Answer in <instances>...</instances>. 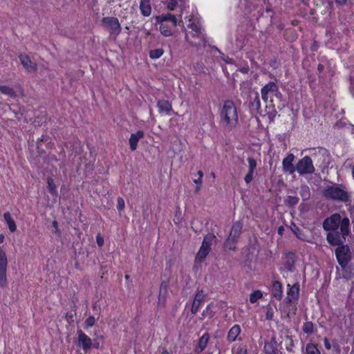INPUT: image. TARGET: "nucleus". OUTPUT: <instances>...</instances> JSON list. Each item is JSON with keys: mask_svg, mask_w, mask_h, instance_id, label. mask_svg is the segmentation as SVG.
I'll return each instance as SVG.
<instances>
[{"mask_svg": "<svg viewBox=\"0 0 354 354\" xmlns=\"http://www.w3.org/2000/svg\"><path fill=\"white\" fill-rule=\"evenodd\" d=\"M324 230L327 231L326 240L331 245H339L346 241L350 233V221L347 217L342 218L339 214L335 213L327 217L322 224Z\"/></svg>", "mask_w": 354, "mask_h": 354, "instance_id": "f257e3e1", "label": "nucleus"}, {"mask_svg": "<svg viewBox=\"0 0 354 354\" xmlns=\"http://www.w3.org/2000/svg\"><path fill=\"white\" fill-rule=\"evenodd\" d=\"M220 124L230 129L235 128L239 122L237 107L232 100H225L219 111Z\"/></svg>", "mask_w": 354, "mask_h": 354, "instance_id": "f03ea898", "label": "nucleus"}, {"mask_svg": "<svg viewBox=\"0 0 354 354\" xmlns=\"http://www.w3.org/2000/svg\"><path fill=\"white\" fill-rule=\"evenodd\" d=\"M160 33L165 37L173 35V28L177 26V18L171 13L162 14L156 17Z\"/></svg>", "mask_w": 354, "mask_h": 354, "instance_id": "7ed1b4c3", "label": "nucleus"}, {"mask_svg": "<svg viewBox=\"0 0 354 354\" xmlns=\"http://www.w3.org/2000/svg\"><path fill=\"white\" fill-rule=\"evenodd\" d=\"M324 196L333 201L346 203L350 201V195L340 185L328 186L323 192Z\"/></svg>", "mask_w": 354, "mask_h": 354, "instance_id": "20e7f679", "label": "nucleus"}, {"mask_svg": "<svg viewBox=\"0 0 354 354\" xmlns=\"http://www.w3.org/2000/svg\"><path fill=\"white\" fill-rule=\"evenodd\" d=\"M298 260V256L295 251L283 252L281 257V266L279 271L281 273H290L295 270V264Z\"/></svg>", "mask_w": 354, "mask_h": 354, "instance_id": "39448f33", "label": "nucleus"}, {"mask_svg": "<svg viewBox=\"0 0 354 354\" xmlns=\"http://www.w3.org/2000/svg\"><path fill=\"white\" fill-rule=\"evenodd\" d=\"M187 28L192 30L191 35L193 37L197 38L199 39L198 42H192L189 41L192 46H198L201 45L200 41H205V35L203 34V30L202 28V26L200 21V19L198 17H194L193 15L189 16V24H187Z\"/></svg>", "mask_w": 354, "mask_h": 354, "instance_id": "423d86ee", "label": "nucleus"}, {"mask_svg": "<svg viewBox=\"0 0 354 354\" xmlns=\"http://www.w3.org/2000/svg\"><path fill=\"white\" fill-rule=\"evenodd\" d=\"M337 245L338 247L335 249L336 259L341 268L344 269L351 260V252L349 246L344 245V243Z\"/></svg>", "mask_w": 354, "mask_h": 354, "instance_id": "0eeeda50", "label": "nucleus"}, {"mask_svg": "<svg viewBox=\"0 0 354 354\" xmlns=\"http://www.w3.org/2000/svg\"><path fill=\"white\" fill-rule=\"evenodd\" d=\"M315 170L313 160L308 156L303 157L296 165V171L300 175L311 174L315 172Z\"/></svg>", "mask_w": 354, "mask_h": 354, "instance_id": "6e6552de", "label": "nucleus"}, {"mask_svg": "<svg viewBox=\"0 0 354 354\" xmlns=\"http://www.w3.org/2000/svg\"><path fill=\"white\" fill-rule=\"evenodd\" d=\"M261 93L263 100L266 102L269 99L272 102L273 96L281 95L277 83L274 82H270L263 86L261 89Z\"/></svg>", "mask_w": 354, "mask_h": 354, "instance_id": "1a4fd4ad", "label": "nucleus"}, {"mask_svg": "<svg viewBox=\"0 0 354 354\" xmlns=\"http://www.w3.org/2000/svg\"><path fill=\"white\" fill-rule=\"evenodd\" d=\"M102 24L108 28L110 35L116 36L121 33L122 28L117 17H105L102 19Z\"/></svg>", "mask_w": 354, "mask_h": 354, "instance_id": "9d476101", "label": "nucleus"}, {"mask_svg": "<svg viewBox=\"0 0 354 354\" xmlns=\"http://www.w3.org/2000/svg\"><path fill=\"white\" fill-rule=\"evenodd\" d=\"M300 284L296 281L294 284L287 285V296L285 301L287 304H297L299 299Z\"/></svg>", "mask_w": 354, "mask_h": 354, "instance_id": "9b49d317", "label": "nucleus"}, {"mask_svg": "<svg viewBox=\"0 0 354 354\" xmlns=\"http://www.w3.org/2000/svg\"><path fill=\"white\" fill-rule=\"evenodd\" d=\"M7 266L8 259L6 252L0 248V286L6 287L8 284L7 281Z\"/></svg>", "mask_w": 354, "mask_h": 354, "instance_id": "f8f14e48", "label": "nucleus"}, {"mask_svg": "<svg viewBox=\"0 0 354 354\" xmlns=\"http://www.w3.org/2000/svg\"><path fill=\"white\" fill-rule=\"evenodd\" d=\"M206 296H207V294L205 292V291L203 289L198 290L196 292V293L194 295V299L192 303L191 309H190L191 313L192 315H196L198 312L201 304L205 300Z\"/></svg>", "mask_w": 354, "mask_h": 354, "instance_id": "ddd939ff", "label": "nucleus"}, {"mask_svg": "<svg viewBox=\"0 0 354 354\" xmlns=\"http://www.w3.org/2000/svg\"><path fill=\"white\" fill-rule=\"evenodd\" d=\"M78 344L86 353L92 348V339L82 330H77Z\"/></svg>", "mask_w": 354, "mask_h": 354, "instance_id": "4468645a", "label": "nucleus"}, {"mask_svg": "<svg viewBox=\"0 0 354 354\" xmlns=\"http://www.w3.org/2000/svg\"><path fill=\"white\" fill-rule=\"evenodd\" d=\"M157 108L160 114L165 113L167 115H175L178 113L175 112L172 108L171 103L166 100H159L157 102Z\"/></svg>", "mask_w": 354, "mask_h": 354, "instance_id": "2eb2a0df", "label": "nucleus"}, {"mask_svg": "<svg viewBox=\"0 0 354 354\" xmlns=\"http://www.w3.org/2000/svg\"><path fill=\"white\" fill-rule=\"evenodd\" d=\"M263 351L265 354H279L277 342L274 335L269 340L264 342Z\"/></svg>", "mask_w": 354, "mask_h": 354, "instance_id": "dca6fc26", "label": "nucleus"}, {"mask_svg": "<svg viewBox=\"0 0 354 354\" xmlns=\"http://www.w3.org/2000/svg\"><path fill=\"white\" fill-rule=\"evenodd\" d=\"M295 156L292 153H288L282 161V168L285 173L293 174L296 171V167L293 165Z\"/></svg>", "mask_w": 354, "mask_h": 354, "instance_id": "f3484780", "label": "nucleus"}, {"mask_svg": "<svg viewBox=\"0 0 354 354\" xmlns=\"http://www.w3.org/2000/svg\"><path fill=\"white\" fill-rule=\"evenodd\" d=\"M247 161L248 163V171L244 177V180L247 184H249L253 180L254 174L257 165V160L252 157H248L247 158Z\"/></svg>", "mask_w": 354, "mask_h": 354, "instance_id": "a211bd4d", "label": "nucleus"}, {"mask_svg": "<svg viewBox=\"0 0 354 354\" xmlns=\"http://www.w3.org/2000/svg\"><path fill=\"white\" fill-rule=\"evenodd\" d=\"M241 333V328L239 324H235L231 327L227 335V340L228 342H234L236 341L241 340L240 337Z\"/></svg>", "mask_w": 354, "mask_h": 354, "instance_id": "6ab92c4d", "label": "nucleus"}, {"mask_svg": "<svg viewBox=\"0 0 354 354\" xmlns=\"http://www.w3.org/2000/svg\"><path fill=\"white\" fill-rule=\"evenodd\" d=\"M145 136V132L142 130H138L135 133H131L129 139V147L131 151H136L138 148V143L139 140Z\"/></svg>", "mask_w": 354, "mask_h": 354, "instance_id": "aec40b11", "label": "nucleus"}, {"mask_svg": "<svg viewBox=\"0 0 354 354\" xmlns=\"http://www.w3.org/2000/svg\"><path fill=\"white\" fill-rule=\"evenodd\" d=\"M209 340V334L205 332L198 339V344L194 347V351L196 353H200L205 350L207 347V343Z\"/></svg>", "mask_w": 354, "mask_h": 354, "instance_id": "412c9836", "label": "nucleus"}, {"mask_svg": "<svg viewBox=\"0 0 354 354\" xmlns=\"http://www.w3.org/2000/svg\"><path fill=\"white\" fill-rule=\"evenodd\" d=\"M271 294L274 298L280 301L283 297L282 283L279 281H274L272 284Z\"/></svg>", "mask_w": 354, "mask_h": 354, "instance_id": "4be33fe9", "label": "nucleus"}, {"mask_svg": "<svg viewBox=\"0 0 354 354\" xmlns=\"http://www.w3.org/2000/svg\"><path fill=\"white\" fill-rule=\"evenodd\" d=\"M19 60L23 66L28 71H37V64L32 62L30 58L26 55H20Z\"/></svg>", "mask_w": 354, "mask_h": 354, "instance_id": "5701e85b", "label": "nucleus"}, {"mask_svg": "<svg viewBox=\"0 0 354 354\" xmlns=\"http://www.w3.org/2000/svg\"><path fill=\"white\" fill-rule=\"evenodd\" d=\"M214 307L215 306L213 302L208 304L203 310L200 319L203 320L205 318H208L209 319H212L216 314V312L214 310Z\"/></svg>", "mask_w": 354, "mask_h": 354, "instance_id": "b1692460", "label": "nucleus"}, {"mask_svg": "<svg viewBox=\"0 0 354 354\" xmlns=\"http://www.w3.org/2000/svg\"><path fill=\"white\" fill-rule=\"evenodd\" d=\"M139 8L143 17L150 16L151 13V0H140Z\"/></svg>", "mask_w": 354, "mask_h": 354, "instance_id": "393cba45", "label": "nucleus"}, {"mask_svg": "<svg viewBox=\"0 0 354 354\" xmlns=\"http://www.w3.org/2000/svg\"><path fill=\"white\" fill-rule=\"evenodd\" d=\"M3 218L8 227L9 230L11 232H15L17 230V225L15 223V221L12 218L10 213L8 212L4 213Z\"/></svg>", "mask_w": 354, "mask_h": 354, "instance_id": "a878e982", "label": "nucleus"}, {"mask_svg": "<svg viewBox=\"0 0 354 354\" xmlns=\"http://www.w3.org/2000/svg\"><path fill=\"white\" fill-rule=\"evenodd\" d=\"M46 183H47V189H48V192L53 196H57L58 194L57 186L55 183L53 178L50 176L47 177Z\"/></svg>", "mask_w": 354, "mask_h": 354, "instance_id": "bb28decb", "label": "nucleus"}, {"mask_svg": "<svg viewBox=\"0 0 354 354\" xmlns=\"http://www.w3.org/2000/svg\"><path fill=\"white\" fill-rule=\"evenodd\" d=\"M242 224L240 222L234 223L232 226V230L229 235H230V239L234 237V239H239V236L241 233L242 230Z\"/></svg>", "mask_w": 354, "mask_h": 354, "instance_id": "cd10ccee", "label": "nucleus"}, {"mask_svg": "<svg viewBox=\"0 0 354 354\" xmlns=\"http://www.w3.org/2000/svg\"><path fill=\"white\" fill-rule=\"evenodd\" d=\"M210 251L206 250L205 248H203V247H201L198 252H197L196 257H195V263H202L207 256L209 254Z\"/></svg>", "mask_w": 354, "mask_h": 354, "instance_id": "c85d7f7f", "label": "nucleus"}, {"mask_svg": "<svg viewBox=\"0 0 354 354\" xmlns=\"http://www.w3.org/2000/svg\"><path fill=\"white\" fill-rule=\"evenodd\" d=\"M285 348L286 350L289 353L294 352V348L295 347V340L293 339L292 335H287L285 337Z\"/></svg>", "mask_w": 354, "mask_h": 354, "instance_id": "c756f323", "label": "nucleus"}, {"mask_svg": "<svg viewBox=\"0 0 354 354\" xmlns=\"http://www.w3.org/2000/svg\"><path fill=\"white\" fill-rule=\"evenodd\" d=\"M284 37L286 41L292 42L297 39L298 35L294 29L290 28L285 30Z\"/></svg>", "mask_w": 354, "mask_h": 354, "instance_id": "7c9ffc66", "label": "nucleus"}, {"mask_svg": "<svg viewBox=\"0 0 354 354\" xmlns=\"http://www.w3.org/2000/svg\"><path fill=\"white\" fill-rule=\"evenodd\" d=\"M263 297V292L260 290H253L250 296H249V301L251 304L256 303L259 299H261Z\"/></svg>", "mask_w": 354, "mask_h": 354, "instance_id": "2f4dec72", "label": "nucleus"}, {"mask_svg": "<svg viewBox=\"0 0 354 354\" xmlns=\"http://www.w3.org/2000/svg\"><path fill=\"white\" fill-rule=\"evenodd\" d=\"M238 240V239H234V237H232L230 239V235H229L225 242V248L230 250H235L236 249L235 245L237 243Z\"/></svg>", "mask_w": 354, "mask_h": 354, "instance_id": "473e14b6", "label": "nucleus"}, {"mask_svg": "<svg viewBox=\"0 0 354 354\" xmlns=\"http://www.w3.org/2000/svg\"><path fill=\"white\" fill-rule=\"evenodd\" d=\"M250 104L251 108L253 110L259 111L260 109L261 101H260L259 95L257 93H255L254 98H251Z\"/></svg>", "mask_w": 354, "mask_h": 354, "instance_id": "72a5a7b5", "label": "nucleus"}, {"mask_svg": "<svg viewBox=\"0 0 354 354\" xmlns=\"http://www.w3.org/2000/svg\"><path fill=\"white\" fill-rule=\"evenodd\" d=\"M306 354H321L316 344L309 342L306 346Z\"/></svg>", "mask_w": 354, "mask_h": 354, "instance_id": "f704fd0d", "label": "nucleus"}, {"mask_svg": "<svg viewBox=\"0 0 354 354\" xmlns=\"http://www.w3.org/2000/svg\"><path fill=\"white\" fill-rule=\"evenodd\" d=\"M0 91L3 94H5L10 97H16V92L15 91V90L12 88L10 87V86H5V85H0Z\"/></svg>", "mask_w": 354, "mask_h": 354, "instance_id": "c9c22d12", "label": "nucleus"}, {"mask_svg": "<svg viewBox=\"0 0 354 354\" xmlns=\"http://www.w3.org/2000/svg\"><path fill=\"white\" fill-rule=\"evenodd\" d=\"M314 324L312 322H306L302 326V330L304 333L310 335L314 332Z\"/></svg>", "mask_w": 354, "mask_h": 354, "instance_id": "e433bc0d", "label": "nucleus"}, {"mask_svg": "<svg viewBox=\"0 0 354 354\" xmlns=\"http://www.w3.org/2000/svg\"><path fill=\"white\" fill-rule=\"evenodd\" d=\"M232 352V354H248L246 346L243 344L233 346Z\"/></svg>", "mask_w": 354, "mask_h": 354, "instance_id": "4c0bfd02", "label": "nucleus"}, {"mask_svg": "<svg viewBox=\"0 0 354 354\" xmlns=\"http://www.w3.org/2000/svg\"><path fill=\"white\" fill-rule=\"evenodd\" d=\"M299 201V198L297 196H288L285 200V204L292 207L295 206Z\"/></svg>", "mask_w": 354, "mask_h": 354, "instance_id": "58836bf2", "label": "nucleus"}, {"mask_svg": "<svg viewBox=\"0 0 354 354\" xmlns=\"http://www.w3.org/2000/svg\"><path fill=\"white\" fill-rule=\"evenodd\" d=\"M164 54V50L162 48H156L151 50L149 53V57L152 59H156L160 58Z\"/></svg>", "mask_w": 354, "mask_h": 354, "instance_id": "ea45409f", "label": "nucleus"}, {"mask_svg": "<svg viewBox=\"0 0 354 354\" xmlns=\"http://www.w3.org/2000/svg\"><path fill=\"white\" fill-rule=\"evenodd\" d=\"M99 317H97V319L95 318V317L93 315H90L88 316L86 320L84 321V328L85 329H88L91 327H93L95 323H96V321L98 319Z\"/></svg>", "mask_w": 354, "mask_h": 354, "instance_id": "a19ab883", "label": "nucleus"}, {"mask_svg": "<svg viewBox=\"0 0 354 354\" xmlns=\"http://www.w3.org/2000/svg\"><path fill=\"white\" fill-rule=\"evenodd\" d=\"M216 240V237L214 233H208L203 238V241L212 245L213 242L215 241Z\"/></svg>", "mask_w": 354, "mask_h": 354, "instance_id": "79ce46f5", "label": "nucleus"}, {"mask_svg": "<svg viewBox=\"0 0 354 354\" xmlns=\"http://www.w3.org/2000/svg\"><path fill=\"white\" fill-rule=\"evenodd\" d=\"M125 207L124 200L122 197H118L117 199V209L119 212L124 210Z\"/></svg>", "mask_w": 354, "mask_h": 354, "instance_id": "37998d69", "label": "nucleus"}, {"mask_svg": "<svg viewBox=\"0 0 354 354\" xmlns=\"http://www.w3.org/2000/svg\"><path fill=\"white\" fill-rule=\"evenodd\" d=\"M274 317V310L270 306L266 307V319L267 320H272Z\"/></svg>", "mask_w": 354, "mask_h": 354, "instance_id": "c03bdc74", "label": "nucleus"}, {"mask_svg": "<svg viewBox=\"0 0 354 354\" xmlns=\"http://www.w3.org/2000/svg\"><path fill=\"white\" fill-rule=\"evenodd\" d=\"M292 231L298 239L304 240L303 234H301L302 231L299 227L294 225L293 227H292Z\"/></svg>", "mask_w": 354, "mask_h": 354, "instance_id": "a18cd8bd", "label": "nucleus"}, {"mask_svg": "<svg viewBox=\"0 0 354 354\" xmlns=\"http://www.w3.org/2000/svg\"><path fill=\"white\" fill-rule=\"evenodd\" d=\"M178 5V1L177 0H169L167 4V9L170 11H173L175 10L176 7Z\"/></svg>", "mask_w": 354, "mask_h": 354, "instance_id": "49530a36", "label": "nucleus"}, {"mask_svg": "<svg viewBox=\"0 0 354 354\" xmlns=\"http://www.w3.org/2000/svg\"><path fill=\"white\" fill-rule=\"evenodd\" d=\"M96 243L100 247L104 245V238L100 234H97L96 236Z\"/></svg>", "mask_w": 354, "mask_h": 354, "instance_id": "de8ad7c7", "label": "nucleus"}, {"mask_svg": "<svg viewBox=\"0 0 354 354\" xmlns=\"http://www.w3.org/2000/svg\"><path fill=\"white\" fill-rule=\"evenodd\" d=\"M52 226L53 227V228L55 229V232L56 234H60V230L59 228V225H58V223L56 220H54L53 222H52Z\"/></svg>", "mask_w": 354, "mask_h": 354, "instance_id": "09e8293b", "label": "nucleus"}, {"mask_svg": "<svg viewBox=\"0 0 354 354\" xmlns=\"http://www.w3.org/2000/svg\"><path fill=\"white\" fill-rule=\"evenodd\" d=\"M64 318L68 322H73V315L70 313V312H67L66 314H65V316H64Z\"/></svg>", "mask_w": 354, "mask_h": 354, "instance_id": "8fccbe9b", "label": "nucleus"}, {"mask_svg": "<svg viewBox=\"0 0 354 354\" xmlns=\"http://www.w3.org/2000/svg\"><path fill=\"white\" fill-rule=\"evenodd\" d=\"M324 344L326 349L330 350L331 344L327 337L324 338Z\"/></svg>", "mask_w": 354, "mask_h": 354, "instance_id": "3c124183", "label": "nucleus"}, {"mask_svg": "<svg viewBox=\"0 0 354 354\" xmlns=\"http://www.w3.org/2000/svg\"><path fill=\"white\" fill-rule=\"evenodd\" d=\"M201 247H203V248H205L206 250L210 251L212 248V244L207 243L203 240L202 245Z\"/></svg>", "mask_w": 354, "mask_h": 354, "instance_id": "603ef678", "label": "nucleus"}, {"mask_svg": "<svg viewBox=\"0 0 354 354\" xmlns=\"http://www.w3.org/2000/svg\"><path fill=\"white\" fill-rule=\"evenodd\" d=\"M347 0H335V3L339 6H342L346 4Z\"/></svg>", "mask_w": 354, "mask_h": 354, "instance_id": "864d4df0", "label": "nucleus"}, {"mask_svg": "<svg viewBox=\"0 0 354 354\" xmlns=\"http://www.w3.org/2000/svg\"><path fill=\"white\" fill-rule=\"evenodd\" d=\"M92 347L97 349L100 348V343L97 342V339H94L93 343L92 342Z\"/></svg>", "mask_w": 354, "mask_h": 354, "instance_id": "5fc2aeb1", "label": "nucleus"}, {"mask_svg": "<svg viewBox=\"0 0 354 354\" xmlns=\"http://www.w3.org/2000/svg\"><path fill=\"white\" fill-rule=\"evenodd\" d=\"M324 70V66L322 64H319L317 66V71L319 73H322Z\"/></svg>", "mask_w": 354, "mask_h": 354, "instance_id": "6e6d98bb", "label": "nucleus"}, {"mask_svg": "<svg viewBox=\"0 0 354 354\" xmlns=\"http://www.w3.org/2000/svg\"><path fill=\"white\" fill-rule=\"evenodd\" d=\"M194 183H196V185H201L203 180L201 178L194 179Z\"/></svg>", "mask_w": 354, "mask_h": 354, "instance_id": "4d7b16f0", "label": "nucleus"}, {"mask_svg": "<svg viewBox=\"0 0 354 354\" xmlns=\"http://www.w3.org/2000/svg\"><path fill=\"white\" fill-rule=\"evenodd\" d=\"M197 174L199 176L198 178H201L202 179L203 177V172L201 170H198Z\"/></svg>", "mask_w": 354, "mask_h": 354, "instance_id": "13d9d810", "label": "nucleus"}, {"mask_svg": "<svg viewBox=\"0 0 354 354\" xmlns=\"http://www.w3.org/2000/svg\"><path fill=\"white\" fill-rule=\"evenodd\" d=\"M283 230H284L283 227L281 226V227H279V229H278V233H279V234H281L283 233Z\"/></svg>", "mask_w": 354, "mask_h": 354, "instance_id": "bf43d9fd", "label": "nucleus"}, {"mask_svg": "<svg viewBox=\"0 0 354 354\" xmlns=\"http://www.w3.org/2000/svg\"><path fill=\"white\" fill-rule=\"evenodd\" d=\"M95 339H97V340L100 339V340L102 341V340H104V335H100L96 336Z\"/></svg>", "mask_w": 354, "mask_h": 354, "instance_id": "052dcab7", "label": "nucleus"}, {"mask_svg": "<svg viewBox=\"0 0 354 354\" xmlns=\"http://www.w3.org/2000/svg\"><path fill=\"white\" fill-rule=\"evenodd\" d=\"M4 239H5L4 235L1 234H0V243H2L4 241Z\"/></svg>", "mask_w": 354, "mask_h": 354, "instance_id": "680f3d73", "label": "nucleus"}, {"mask_svg": "<svg viewBox=\"0 0 354 354\" xmlns=\"http://www.w3.org/2000/svg\"><path fill=\"white\" fill-rule=\"evenodd\" d=\"M44 140V136L42 135L41 138H39L37 140V144H39V142H43Z\"/></svg>", "mask_w": 354, "mask_h": 354, "instance_id": "e2e57ef3", "label": "nucleus"}, {"mask_svg": "<svg viewBox=\"0 0 354 354\" xmlns=\"http://www.w3.org/2000/svg\"><path fill=\"white\" fill-rule=\"evenodd\" d=\"M161 354H169L166 348H164Z\"/></svg>", "mask_w": 354, "mask_h": 354, "instance_id": "0e129e2a", "label": "nucleus"}, {"mask_svg": "<svg viewBox=\"0 0 354 354\" xmlns=\"http://www.w3.org/2000/svg\"><path fill=\"white\" fill-rule=\"evenodd\" d=\"M248 68H243L241 69V71L242 73H248Z\"/></svg>", "mask_w": 354, "mask_h": 354, "instance_id": "69168bd1", "label": "nucleus"}, {"mask_svg": "<svg viewBox=\"0 0 354 354\" xmlns=\"http://www.w3.org/2000/svg\"><path fill=\"white\" fill-rule=\"evenodd\" d=\"M92 307H93V310H95L97 308V304L96 303L93 304Z\"/></svg>", "mask_w": 354, "mask_h": 354, "instance_id": "338daca9", "label": "nucleus"}, {"mask_svg": "<svg viewBox=\"0 0 354 354\" xmlns=\"http://www.w3.org/2000/svg\"><path fill=\"white\" fill-rule=\"evenodd\" d=\"M201 185H196V192H198V191L200 190V189H201Z\"/></svg>", "mask_w": 354, "mask_h": 354, "instance_id": "774afa93", "label": "nucleus"}]
</instances>
